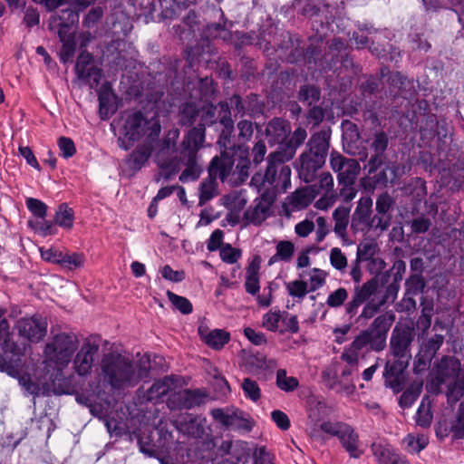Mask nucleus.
Returning a JSON list of instances; mask_svg holds the SVG:
<instances>
[{"label": "nucleus", "instance_id": "nucleus-1", "mask_svg": "<svg viewBox=\"0 0 464 464\" xmlns=\"http://www.w3.org/2000/svg\"><path fill=\"white\" fill-rule=\"evenodd\" d=\"M117 122L120 127L117 144L123 150H129L143 137L144 142H156L161 131V125L157 117L148 119L138 110L121 111Z\"/></svg>", "mask_w": 464, "mask_h": 464}, {"label": "nucleus", "instance_id": "nucleus-2", "mask_svg": "<svg viewBox=\"0 0 464 464\" xmlns=\"http://www.w3.org/2000/svg\"><path fill=\"white\" fill-rule=\"evenodd\" d=\"M150 361L140 362L136 368L131 360L109 353L104 354L101 362V370L103 381L112 389H121L124 386L135 385L143 378L148 377L150 372Z\"/></svg>", "mask_w": 464, "mask_h": 464}, {"label": "nucleus", "instance_id": "nucleus-3", "mask_svg": "<svg viewBox=\"0 0 464 464\" xmlns=\"http://www.w3.org/2000/svg\"><path fill=\"white\" fill-rule=\"evenodd\" d=\"M395 321L392 311L385 312L374 318L369 327L362 331L345 349L341 358L347 363L354 365L358 362L359 352L367 345L375 352H381L386 347L388 332Z\"/></svg>", "mask_w": 464, "mask_h": 464}, {"label": "nucleus", "instance_id": "nucleus-4", "mask_svg": "<svg viewBox=\"0 0 464 464\" xmlns=\"http://www.w3.org/2000/svg\"><path fill=\"white\" fill-rule=\"evenodd\" d=\"M330 130L314 132L306 143V150L300 156L296 169L299 178L305 183H311L316 172L325 163L330 147Z\"/></svg>", "mask_w": 464, "mask_h": 464}, {"label": "nucleus", "instance_id": "nucleus-5", "mask_svg": "<svg viewBox=\"0 0 464 464\" xmlns=\"http://www.w3.org/2000/svg\"><path fill=\"white\" fill-rule=\"evenodd\" d=\"M219 122L223 129L219 134L218 143L220 147H226L230 143V138L234 132V121L231 118V111L227 101L204 103L201 107L200 121L198 125L210 127Z\"/></svg>", "mask_w": 464, "mask_h": 464}, {"label": "nucleus", "instance_id": "nucleus-6", "mask_svg": "<svg viewBox=\"0 0 464 464\" xmlns=\"http://www.w3.org/2000/svg\"><path fill=\"white\" fill-rule=\"evenodd\" d=\"M320 431L336 437L351 459H360L363 455L364 450L360 449L359 434L350 424L343 421H323L319 430L313 429L311 436L315 440H323Z\"/></svg>", "mask_w": 464, "mask_h": 464}, {"label": "nucleus", "instance_id": "nucleus-7", "mask_svg": "<svg viewBox=\"0 0 464 464\" xmlns=\"http://www.w3.org/2000/svg\"><path fill=\"white\" fill-rule=\"evenodd\" d=\"M293 8L297 14L313 20V30L322 37L334 22L329 4H323L321 0H294Z\"/></svg>", "mask_w": 464, "mask_h": 464}, {"label": "nucleus", "instance_id": "nucleus-8", "mask_svg": "<svg viewBox=\"0 0 464 464\" xmlns=\"http://www.w3.org/2000/svg\"><path fill=\"white\" fill-rule=\"evenodd\" d=\"M210 415L224 430L246 434L255 426V420L249 413L234 406L212 409Z\"/></svg>", "mask_w": 464, "mask_h": 464}, {"label": "nucleus", "instance_id": "nucleus-9", "mask_svg": "<svg viewBox=\"0 0 464 464\" xmlns=\"http://www.w3.org/2000/svg\"><path fill=\"white\" fill-rule=\"evenodd\" d=\"M79 346V340L74 334L60 333L45 345L46 358L59 368H63L71 362Z\"/></svg>", "mask_w": 464, "mask_h": 464}, {"label": "nucleus", "instance_id": "nucleus-10", "mask_svg": "<svg viewBox=\"0 0 464 464\" xmlns=\"http://www.w3.org/2000/svg\"><path fill=\"white\" fill-rule=\"evenodd\" d=\"M224 150L219 156H215L208 166V175H218L223 181L231 173L236 161L249 158V148L246 144H235L230 140L229 145L222 147Z\"/></svg>", "mask_w": 464, "mask_h": 464}, {"label": "nucleus", "instance_id": "nucleus-11", "mask_svg": "<svg viewBox=\"0 0 464 464\" xmlns=\"http://www.w3.org/2000/svg\"><path fill=\"white\" fill-rule=\"evenodd\" d=\"M372 199L370 196L362 197L352 215L351 229L353 233L367 232L372 228L385 230L390 226V217L383 218L378 215L372 217Z\"/></svg>", "mask_w": 464, "mask_h": 464}, {"label": "nucleus", "instance_id": "nucleus-12", "mask_svg": "<svg viewBox=\"0 0 464 464\" xmlns=\"http://www.w3.org/2000/svg\"><path fill=\"white\" fill-rule=\"evenodd\" d=\"M461 372L460 361L454 355H442L437 360L430 372V379L427 383V389L434 393L441 392V386L447 382H454Z\"/></svg>", "mask_w": 464, "mask_h": 464}, {"label": "nucleus", "instance_id": "nucleus-13", "mask_svg": "<svg viewBox=\"0 0 464 464\" xmlns=\"http://www.w3.org/2000/svg\"><path fill=\"white\" fill-rule=\"evenodd\" d=\"M392 267L382 271L377 276H373L362 285L354 286L352 299L345 305V313L350 319L357 315L358 310L365 300L376 295L380 285H387L392 277Z\"/></svg>", "mask_w": 464, "mask_h": 464}, {"label": "nucleus", "instance_id": "nucleus-14", "mask_svg": "<svg viewBox=\"0 0 464 464\" xmlns=\"http://www.w3.org/2000/svg\"><path fill=\"white\" fill-rule=\"evenodd\" d=\"M100 342V335H90L77 352L73 360V368L79 376L84 377L91 374L95 358L99 353Z\"/></svg>", "mask_w": 464, "mask_h": 464}, {"label": "nucleus", "instance_id": "nucleus-15", "mask_svg": "<svg viewBox=\"0 0 464 464\" xmlns=\"http://www.w3.org/2000/svg\"><path fill=\"white\" fill-rule=\"evenodd\" d=\"M74 72L78 80L88 84L90 88L97 87L103 77L102 69L95 64L94 55L87 50L80 51Z\"/></svg>", "mask_w": 464, "mask_h": 464}, {"label": "nucleus", "instance_id": "nucleus-16", "mask_svg": "<svg viewBox=\"0 0 464 464\" xmlns=\"http://www.w3.org/2000/svg\"><path fill=\"white\" fill-rule=\"evenodd\" d=\"M444 343V336L435 334L423 340L413 362V372L417 375L423 373L430 368L431 362Z\"/></svg>", "mask_w": 464, "mask_h": 464}, {"label": "nucleus", "instance_id": "nucleus-17", "mask_svg": "<svg viewBox=\"0 0 464 464\" xmlns=\"http://www.w3.org/2000/svg\"><path fill=\"white\" fill-rule=\"evenodd\" d=\"M217 22L208 23L202 29L201 35L208 41L221 40L228 44L231 41L233 22L229 21L220 7H214L212 10Z\"/></svg>", "mask_w": 464, "mask_h": 464}, {"label": "nucleus", "instance_id": "nucleus-18", "mask_svg": "<svg viewBox=\"0 0 464 464\" xmlns=\"http://www.w3.org/2000/svg\"><path fill=\"white\" fill-rule=\"evenodd\" d=\"M408 360L395 358L385 363L383 371L384 386L397 394L403 391L407 382Z\"/></svg>", "mask_w": 464, "mask_h": 464}, {"label": "nucleus", "instance_id": "nucleus-19", "mask_svg": "<svg viewBox=\"0 0 464 464\" xmlns=\"http://www.w3.org/2000/svg\"><path fill=\"white\" fill-rule=\"evenodd\" d=\"M414 339V330L407 324H396L390 339L391 353L395 358L408 360L410 346Z\"/></svg>", "mask_w": 464, "mask_h": 464}, {"label": "nucleus", "instance_id": "nucleus-20", "mask_svg": "<svg viewBox=\"0 0 464 464\" xmlns=\"http://www.w3.org/2000/svg\"><path fill=\"white\" fill-rule=\"evenodd\" d=\"M73 5H75V1ZM78 6L79 9L70 6L61 9L57 14H52L49 18L48 29L50 31L56 30L59 38H62V35L66 36L68 34H73L71 31L79 23V12L84 9L79 5Z\"/></svg>", "mask_w": 464, "mask_h": 464}, {"label": "nucleus", "instance_id": "nucleus-21", "mask_svg": "<svg viewBox=\"0 0 464 464\" xmlns=\"http://www.w3.org/2000/svg\"><path fill=\"white\" fill-rule=\"evenodd\" d=\"M16 327L21 336L30 342H39L46 334L47 321L40 314H34L18 320Z\"/></svg>", "mask_w": 464, "mask_h": 464}, {"label": "nucleus", "instance_id": "nucleus-22", "mask_svg": "<svg viewBox=\"0 0 464 464\" xmlns=\"http://www.w3.org/2000/svg\"><path fill=\"white\" fill-rule=\"evenodd\" d=\"M280 36L281 40L277 46L283 54V60L291 64L302 63L304 46L301 45L300 37L288 31L283 32Z\"/></svg>", "mask_w": 464, "mask_h": 464}, {"label": "nucleus", "instance_id": "nucleus-23", "mask_svg": "<svg viewBox=\"0 0 464 464\" xmlns=\"http://www.w3.org/2000/svg\"><path fill=\"white\" fill-rule=\"evenodd\" d=\"M205 419L190 413L180 414L171 426L179 432L190 438H202L205 433Z\"/></svg>", "mask_w": 464, "mask_h": 464}, {"label": "nucleus", "instance_id": "nucleus-24", "mask_svg": "<svg viewBox=\"0 0 464 464\" xmlns=\"http://www.w3.org/2000/svg\"><path fill=\"white\" fill-rule=\"evenodd\" d=\"M387 82L389 86L388 90L385 91V95L392 101H396L400 98L407 100L415 92L413 83L399 72L391 73Z\"/></svg>", "mask_w": 464, "mask_h": 464}, {"label": "nucleus", "instance_id": "nucleus-25", "mask_svg": "<svg viewBox=\"0 0 464 464\" xmlns=\"http://www.w3.org/2000/svg\"><path fill=\"white\" fill-rule=\"evenodd\" d=\"M89 411L93 417L103 421L109 433H114L115 436L122 435L123 429L121 426V422L111 416V402L109 401H94L92 404L89 405Z\"/></svg>", "mask_w": 464, "mask_h": 464}, {"label": "nucleus", "instance_id": "nucleus-26", "mask_svg": "<svg viewBox=\"0 0 464 464\" xmlns=\"http://www.w3.org/2000/svg\"><path fill=\"white\" fill-rule=\"evenodd\" d=\"M154 143L155 142H143L139 144L126 156L124 164L131 176L135 175L148 163L154 150Z\"/></svg>", "mask_w": 464, "mask_h": 464}, {"label": "nucleus", "instance_id": "nucleus-27", "mask_svg": "<svg viewBox=\"0 0 464 464\" xmlns=\"http://www.w3.org/2000/svg\"><path fill=\"white\" fill-rule=\"evenodd\" d=\"M290 133V122L282 118H273L266 127V138L271 146L275 144L284 146Z\"/></svg>", "mask_w": 464, "mask_h": 464}, {"label": "nucleus", "instance_id": "nucleus-28", "mask_svg": "<svg viewBox=\"0 0 464 464\" xmlns=\"http://www.w3.org/2000/svg\"><path fill=\"white\" fill-rule=\"evenodd\" d=\"M206 139V130L203 125L189 127L188 132L184 135L181 142L180 153L198 154L199 149L203 146Z\"/></svg>", "mask_w": 464, "mask_h": 464}, {"label": "nucleus", "instance_id": "nucleus-29", "mask_svg": "<svg viewBox=\"0 0 464 464\" xmlns=\"http://www.w3.org/2000/svg\"><path fill=\"white\" fill-rule=\"evenodd\" d=\"M206 394L198 389H185L184 391L174 394L170 402L179 409H192L204 402Z\"/></svg>", "mask_w": 464, "mask_h": 464}, {"label": "nucleus", "instance_id": "nucleus-30", "mask_svg": "<svg viewBox=\"0 0 464 464\" xmlns=\"http://www.w3.org/2000/svg\"><path fill=\"white\" fill-rule=\"evenodd\" d=\"M112 95L113 91L108 82H104L98 91L99 116L102 121L109 120L116 111V107L111 103Z\"/></svg>", "mask_w": 464, "mask_h": 464}, {"label": "nucleus", "instance_id": "nucleus-31", "mask_svg": "<svg viewBox=\"0 0 464 464\" xmlns=\"http://www.w3.org/2000/svg\"><path fill=\"white\" fill-rule=\"evenodd\" d=\"M261 258L255 256L246 267L245 289L251 295H256L260 290L259 269Z\"/></svg>", "mask_w": 464, "mask_h": 464}, {"label": "nucleus", "instance_id": "nucleus-32", "mask_svg": "<svg viewBox=\"0 0 464 464\" xmlns=\"http://www.w3.org/2000/svg\"><path fill=\"white\" fill-rule=\"evenodd\" d=\"M276 362L274 359L267 360L262 353H250L244 359V366L247 372L257 373L263 370H272L276 367Z\"/></svg>", "mask_w": 464, "mask_h": 464}, {"label": "nucleus", "instance_id": "nucleus-33", "mask_svg": "<svg viewBox=\"0 0 464 464\" xmlns=\"http://www.w3.org/2000/svg\"><path fill=\"white\" fill-rule=\"evenodd\" d=\"M201 108L194 102H183L179 107V123L181 127H192L200 118Z\"/></svg>", "mask_w": 464, "mask_h": 464}, {"label": "nucleus", "instance_id": "nucleus-34", "mask_svg": "<svg viewBox=\"0 0 464 464\" xmlns=\"http://www.w3.org/2000/svg\"><path fill=\"white\" fill-rule=\"evenodd\" d=\"M180 154L183 157V159L186 160L185 161L186 168L181 172V174L179 178V180L182 183H186L188 180L195 181V180L198 179V178L202 172V169L198 166V161H197L198 154H193V153H180Z\"/></svg>", "mask_w": 464, "mask_h": 464}, {"label": "nucleus", "instance_id": "nucleus-35", "mask_svg": "<svg viewBox=\"0 0 464 464\" xmlns=\"http://www.w3.org/2000/svg\"><path fill=\"white\" fill-rule=\"evenodd\" d=\"M228 44H233L236 50L249 45H257L259 48L263 47V41L261 37L254 31L249 33H244L237 30L232 32L231 41H229Z\"/></svg>", "mask_w": 464, "mask_h": 464}, {"label": "nucleus", "instance_id": "nucleus-36", "mask_svg": "<svg viewBox=\"0 0 464 464\" xmlns=\"http://www.w3.org/2000/svg\"><path fill=\"white\" fill-rule=\"evenodd\" d=\"M218 451L222 456H227L226 461L230 464H238L245 456L244 448L241 442H233L232 440H224L218 448Z\"/></svg>", "mask_w": 464, "mask_h": 464}, {"label": "nucleus", "instance_id": "nucleus-37", "mask_svg": "<svg viewBox=\"0 0 464 464\" xmlns=\"http://www.w3.org/2000/svg\"><path fill=\"white\" fill-rule=\"evenodd\" d=\"M322 90L315 83H304L300 86L296 98L304 105L312 106L320 101Z\"/></svg>", "mask_w": 464, "mask_h": 464}, {"label": "nucleus", "instance_id": "nucleus-38", "mask_svg": "<svg viewBox=\"0 0 464 464\" xmlns=\"http://www.w3.org/2000/svg\"><path fill=\"white\" fill-rule=\"evenodd\" d=\"M319 195L317 184L297 189L293 195V204L300 208H307Z\"/></svg>", "mask_w": 464, "mask_h": 464}, {"label": "nucleus", "instance_id": "nucleus-39", "mask_svg": "<svg viewBox=\"0 0 464 464\" xmlns=\"http://www.w3.org/2000/svg\"><path fill=\"white\" fill-rule=\"evenodd\" d=\"M388 184L387 168H382L374 174H367L361 179L362 187L368 191L377 188H386Z\"/></svg>", "mask_w": 464, "mask_h": 464}, {"label": "nucleus", "instance_id": "nucleus-40", "mask_svg": "<svg viewBox=\"0 0 464 464\" xmlns=\"http://www.w3.org/2000/svg\"><path fill=\"white\" fill-rule=\"evenodd\" d=\"M430 121L434 122L433 127L430 130L420 128V135L422 139L429 138L434 139L435 137L442 136L443 138L449 137V125L446 120L438 121L436 115L430 116Z\"/></svg>", "mask_w": 464, "mask_h": 464}, {"label": "nucleus", "instance_id": "nucleus-41", "mask_svg": "<svg viewBox=\"0 0 464 464\" xmlns=\"http://www.w3.org/2000/svg\"><path fill=\"white\" fill-rule=\"evenodd\" d=\"M360 171V165L357 160L349 159L345 167L338 173L339 185H354L357 175Z\"/></svg>", "mask_w": 464, "mask_h": 464}, {"label": "nucleus", "instance_id": "nucleus-42", "mask_svg": "<svg viewBox=\"0 0 464 464\" xmlns=\"http://www.w3.org/2000/svg\"><path fill=\"white\" fill-rule=\"evenodd\" d=\"M350 210L351 207L339 206L333 213V218L335 221L334 230L339 237H344L346 236Z\"/></svg>", "mask_w": 464, "mask_h": 464}, {"label": "nucleus", "instance_id": "nucleus-43", "mask_svg": "<svg viewBox=\"0 0 464 464\" xmlns=\"http://www.w3.org/2000/svg\"><path fill=\"white\" fill-rule=\"evenodd\" d=\"M74 211L68 206L67 203H62L58 206L55 215L54 222L65 229H71L73 227Z\"/></svg>", "mask_w": 464, "mask_h": 464}, {"label": "nucleus", "instance_id": "nucleus-44", "mask_svg": "<svg viewBox=\"0 0 464 464\" xmlns=\"http://www.w3.org/2000/svg\"><path fill=\"white\" fill-rule=\"evenodd\" d=\"M203 340L212 349L220 350L229 342L230 334L225 330L215 329L204 336Z\"/></svg>", "mask_w": 464, "mask_h": 464}, {"label": "nucleus", "instance_id": "nucleus-45", "mask_svg": "<svg viewBox=\"0 0 464 464\" xmlns=\"http://www.w3.org/2000/svg\"><path fill=\"white\" fill-rule=\"evenodd\" d=\"M362 304V313L354 320L356 324L373 318L381 311L382 307L384 306L383 304H381L380 299L372 296L365 300Z\"/></svg>", "mask_w": 464, "mask_h": 464}, {"label": "nucleus", "instance_id": "nucleus-46", "mask_svg": "<svg viewBox=\"0 0 464 464\" xmlns=\"http://www.w3.org/2000/svg\"><path fill=\"white\" fill-rule=\"evenodd\" d=\"M371 450L378 464H390L399 454L391 447L375 442L371 445Z\"/></svg>", "mask_w": 464, "mask_h": 464}, {"label": "nucleus", "instance_id": "nucleus-47", "mask_svg": "<svg viewBox=\"0 0 464 464\" xmlns=\"http://www.w3.org/2000/svg\"><path fill=\"white\" fill-rule=\"evenodd\" d=\"M62 36L63 37L59 39L63 44L58 55L60 62L62 63H66L74 56L76 51V42L74 34H68L66 36Z\"/></svg>", "mask_w": 464, "mask_h": 464}, {"label": "nucleus", "instance_id": "nucleus-48", "mask_svg": "<svg viewBox=\"0 0 464 464\" xmlns=\"http://www.w3.org/2000/svg\"><path fill=\"white\" fill-rule=\"evenodd\" d=\"M307 137V132L303 127H298L293 132L291 138L286 140L284 147L285 152L288 154V159H292L295 153L296 149L304 143Z\"/></svg>", "mask_w": 464, "mask_h": 464}, {"label": "nucleus", "instance_id": "nucleus-49", "mask_svg": "<svg viewBox=\"0 0 464 464\" xmlns=\"http://www.w3.org/2000/svg\"><path fill=\"white\" fill-rule=\"evenodd\" d=\"M422 390V383H411L400 396L399 406L405 410L412 406Z\"/></svg>", "mask_w": 464, "mask_h": 464}, {"label": "nucleus", "instance_id": "nucleus-50", "mask_svg": "<svg viewBox=\"0 0 464 464\" xmlns=\"http://www.w3.org/2000/svg\"><path fill=\"white\" fill-rule=\"evenodd\" d=\"M85 256L80 252H63L61 266L69 270H75L83 266Z\"/></svg>", "mask_w": 464, "mask_h": 464}, {"label": "nucleus", "instance_id": "nucleus-51", "mask_svg": "<svg viewBox=\"0 0 464 464\" xmlns=\"http://www.w3.org/2000/svg\"><path fill=\"white\" fill-rule=\"evenodd\" d=\"M394 204V198L387 191L381 193L377 197L375 202V210L377 215L383 218H387L388 217L391 218L389 212L393 208Z\"/></svg>", "mask_w": 464, "mask_h": 464}, {"label": "nucleus", "instance_id": "nucleus-52", "mask_svg": "<svg viewBox=\"0 0 464 464\" xmlns=\"http://www.w3.org/2000/svg\"><path fill=\"white\" fill-rule=\"evenodd\" d=\"M198 91L200 100L204 103L212 102V100L215 99L218 93L216 83L214 82L213 80L208 79V77L199 80Z\"/></svg>", "mask_w": 464, "mask_h": 464}, {"label": "nucleus", "instance_id": "nucleus-53", "mask_svg": "<svg viewBox=\"0 0 464 464\" xmlns=\"http://www.w3.org/2000/svg\"><path fill=\"white\" fill-rule=\"evenodd\" d=\"M407 295H418L422 294L427 286V282L423 276L410 275L404 283Z\"/></svg>", "mask_w": 464, "mask_h": 464}, {"label": "nucleus", "instance_id": "nucleus-54", "mask_svg": "<svg viewBox=\"0 0 464 464\" xmlns=\"http://www.w3.org/2000/svg\"><path fill=\"white\" fill-rule=\"evenodd\" d=\"M55 222L42 219L40 221L28 220V227L41 237L53 236L57 233Z\"/></svg>", "mask_w": 464, "mask_h": 464}, {"label": "nucleus", "instance_id": "nucleus-55", "mask_svg": "<svg viewBox=\"0 0 464 464\" xmlns=\"http://www.w3.org/2000/svg\"><path fill=\"white\" fill-rule=\"evenodd\" d=\"M246 114L252 118L263 115L265 111V102L260 100V97L256 93H250L246 98Z\"/></svg>", "mask_w": 464, "mask_h": 464}, {"label": "nucleus", "instance_id": "nucleus-56", "mask_svg": "<svg viewBox=\"0 0 464 464\" xmlns=\"http://www.w3.org/2000/svg\"><path fill=\"white\" fill-rule=\"evenodd\" d=\"M167 296L174 308L182 314H189L192 313L193 305L187 297L179 295L169 290L167 291Z\"/></svg>", "mask_w": 464, "mask_h": 464}, {"label": "nucleus", "instance_id": "nucleus-57", "mask_svg": "<svg viewBox=\"0 0 464 464\" xmlns=\"http://www.w3.org/2000/svg\"><path fill=\"white\" fill-rule=\"evenodd\" d=\"M276 386L286 392L295 391L298 385L299 382L295 377H287L286 371L285 369H279L276 372Z\"/></svg>", "mask_w": 464, "mask_h": 464}, {"label": "nucleus", "instance_id": "nucleus-58", "mask_svg": "<svg viewBox=\"0 0 464 464\" xmlns=\"http://www.w3.org/2000/svg\"><path fill=\"white\" fill-rule=\"evenodd\" d=\"M209 177L211 178V180L207 182V181H203L201 182L200 186H199V199H198V205L199 206H203L205 205L208 201H209L210 199H212L215 196H216V182H215V179L217 177L216 176H210Z\"/></svg>", "mask_w": 464, "mask_h": 464}, {"label": "nucleus", "instance_id": "nucleus-59", "mask_svg": "<svg viewBox=\"0 0 464 464\" xmlns=\"http://www.w3.org/2000/svg\"><path fill=\"white\" fill-rule=\"evenodd\" d=\"M452 440H458L464 438V401L459 404L457 419L451 424Z\"/></svg>", "mask_w": 464, "mask_h": 464}, {"label": "nucleus", "instance_id": "nucleus-60", "mask_svg": "<svg viewBox=\"0 0 464 464\" xmlns=\"http://www.w3.org/2000/svg\"><path fill=\"white\" fill-rule=\"evenodd\" d=\"M241 388L246 399L256 402L261 398V389L258 383L251 378H245L241 383Z\"/></svg>", "mask_w": 464, "mask_h": 464}, {"label": "nucleus", "instance_id": "nucleus-61", "mask_svg": "<svg viewBox=\"0 0 464 464\" xmlns=\"http://www.w3.org/2000/svg\"><path fill=\"white\" fill-rule=\"evenodd\" d=\"M286 290L288 295L297 298L298 300H302L304 296L310 293L308 289L307 282L304 280H294L285 284Z\"/></svg>", "mask_w": 464, "mask_h": 464}, {"label": "nucleus", "instance_id": "nucleus-62", "mask_svg": "<svg viewBox=\"0 0 464 464\" xmlns=\"http://www.w3.org/2000/svg\"><path fill=\"white\" fill-rule=\"evenodd\" d=\"M25 205L36 218L44 219L46 218L48 207L44 201L34 198H27Z\"/></svg>", "mask_w": 464, "mask_h": 464}, {"label": "nucleus", "instance_id": "nucleus-63", "mask_svg": "<svg viewBox=\"0 0 464 464\" xmlns=\"http://www.w3.org/2000/svg\"><path fill=\"white\" fill-rule=\"evenodd\" d=\"M241 72L240 76L244 81H250L256 72V62L253 58L243 55L240 57Z\"/></svg>", "mask_w": 464, "mask_h": 464}, {"label": "nucleus", "instance_id": "nucleus-64", "mask_svg": "<svg viewBox=\"0 0 464 464\" xmlns=\"http://www.w3.org/2000/svg\"><path fill=\"white\" fill-rule=\"evenodd\" d=\"M220 258L227 264H235L242 256L239 248L233 247L230 244H225L219 252Z\"/></svg>", "mask_w": 464, "mask_h": 464}]
</instances>
